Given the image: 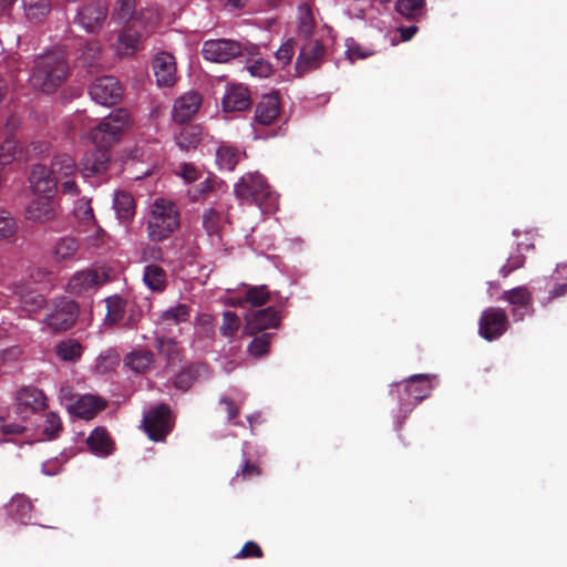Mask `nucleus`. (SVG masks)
Returning a JSON list of instances; mask_svg holds the SVG:
<instances>
[{
  "label": "nucleus",
  "instance_id": "nucleus-1",
  "mask_svg": "<svg viewBox=\"0 0 567 567\" xmlns=\"http://www.w3.org/2000/svg\"><path fill=\"white\" fill-rule=\"evenodd\" d=\"M145 223L148 239L163 241L179 228L181 213L173 200L157 197L147 208Z\"/></svg>",
  "mask_w": 567,
  "mask_h": 567
},
{
  "label": "nucleus",
  "instance_id": "nucleus-2",
  "mask_svg": "<svg viewBox=\"0 0 567 567\" xmlns=\"http://www.w3.org/2000/svg\"><path fill=\"white\" fill-rule=\"evenodd\" d=\"M68 70L62 52H48L35 59L29 81L37 90L52 92L64 82Z\"/></svg>",
  "mask_w": 567,
  "mask_h": 567
},
{
  "label": "nucleus",
  "instance_id": "nucleus-3",
  "mask_svg": "<svg viewBox=\"0 0 567 567\" xmlns=\"http://www.w3.org/2000/svg\"><path fill=\"white\" fill-rule=\"evenodd\" d=\"M237 198L255 203L262 214H271L278 208V196L270 189L258 173H249L240 178L234 189Z\"/></svg>",
  "mask_w": 567,
  "mask_h": 567
},
{
  "label": "nucleus",
  "instance_id": "nucleus-4",
  "mask_svg": "<svg viewBox=\"0 0 567 567\" xmlns=\"http://www.w3.org/2000/svg\"><path fill=\"white\" fill-rule=\"evenodd\" d=\"M133 118L125 109H116L89 133V138L95 146L109 147L116 143L132 126Z\"/></svg>",
  "mask_w": 567,
  "mask_h": 567
},
{
  "label": "nucleus",
  "instance_id": "nucleus-5",
  "mask_svg": "<svg viewBox=\"0 0 567 567\" xmlns=\"http://www.w3.org/2000/svg\"><path fill=\"white\" fill-rule=\"evenodd\" d=\"M404 391L406 396L400 398V411L406 414L430 395L432 391L430 375L414 374L408 378L404 383Z\"/></svg>",
  "mask_w": 567,
  "mask_h": 567
},
{
  "label": "nucleus",
  "instance_id": "nucleus-6",
  "mask_svg": "<svg viewBox=\"0 0 567 567\" xmlns=\"http://www.w3.org/2000/svg\"><path fill=\"white\" fill-rule=\"evenodd\" d=\"M508 329L507 315L501 308L491 307L482 312L478 321V333L487 340L493 341L502 337Z\"/></svg>",
  "mask_w": 567,
  "mask_h": 567
},
{
  "label": "nucleus",
  "instance_id": "nucleus-7",
  "mask_svg": "<svg viewBox=\"0 0 567 567\" xmlns=\"http://www.w3.org/2000/svg\"><path fill=\"white\" fill-rule=\"evenodd\" d=\"M143 426L151 440L163 441L172 430L169 409L165 404L153 408L144 414Z\"/></svg>",
  "mask_w": 567,
  "mask_h": 567
},
{
  "label": "nucleus",
  "instance_id": "nucleus-8",
  "mask_svg": "<svg viewBox=\"0 0 567 567\" xmlns=\"http://www.w3.org/2000/svg\"><path fill=\"white\" fill-rule=\"evenodd\" d=\"M123 90L113 76L97 78L90 86L91 99L104 106H111L121 101Z\"/></svg>",
  "mask_w": 567,
  "mask_h": 567
},
{
  "label": "nucleus",
  "instance_id": "nucleus-9",
  "mask_svg": "<svg viewBox=\"0 0 567 567\" xmlns=\"http://www.w3.org/2000/svg\"><path fill=\"white\" fill-rule=\"evenodd\" d=\"M240 53V43L228 39L207 40L202 48L204 59L216 63L228 62Z\"/></svg>",
  "mask_w": 567,
  "mask_h": 567
},
{
  "label": "nucleus",
  "instance_id": "nucleus-10",
  "mask_svg": "<svg viewBox=\"0 0 567 567\" xmlns=\"http://www.w3.org/2000/svg\"><path fill=\"white\" fill-rule=\"evenodd\" d=\"M78 318V306L74 301L62 298L55 302L53 310L47 316L45 323L54 330H68Z\"/></svg>",
  "mask_w": 567,
  "mask_h": 567
},
{
  "label": "nucleus",
  "instance_id": "nucleus-11",
  "mask_svg": "<svg viewBox=\"0 0 567 567\" xmlns=\"http://www.w3.org/2000/svg\"><path fill=\"white\" fill-rule=\"evenodd\" d=\"M326 54L324 47L318 40H306L300 47L299 54L296 60V72L298 75L319 68Z\"/></svg>",
  "mask_w": 567,
  "mask_h": 567
},
{
  "label": "nucleus",
  "instance_id": "nucleus-12",
  "mask_svg": "<svg viewBox=\"0 0 567 567\" xmlns=\"http://www.w3.org/2000/svg\"><path fill=\"white\" fill-rule=\"evenodd\" d=\"M30 187L32 196L54 198L58 188V181L47 166L38 164L32 167L30 174Z\"/></svg>",
  "mask_w": 567,
  "mask_h": 567
},
{
  "label": "nucleus",
  "instance_id": "nucleus-13",
  "mask_svg": "<svg viewBox=\"0 0 567 567\" xmlns=\"http://www.w3.org/2000/svg\"><path fill=\"white\" fill-rule=\"evenodd\" d=\"M107 147L96 146L95 150L86 152L82 158L81 174L84 179L99 177L106 173L110 162Z\"/></svg>",
  "mask_w": 567,
  "mask_h": 567
},
{
  "label": "nucleus",
  "instance_id": "nucleus-14",
  "mask_svg": "<svg viewBox=\"0 0 567 567\" xmlns=\"http://www.w3.org/2000/svg\"><path fill=\"white\" fill-rule=\"evenodd\" d=\"M153 72L158 86H173L177 80L175 58L168 52H159L153 58Z\"/></svg>",
  "mask_w": 567,
  "mask_h": 567
},
{
  "label": "nucleus",
  "instance_id": "nucleus-15",
  "mask_svg": "<svg viewBox=\"0 0 567 567\" xmlns=\"http://www.w3.org/2000/svg\"><path fill=\"white\" fill-rule=\"evenodd\" d=\"M225 112H243L250 107L251 99L247 86L243 84H228L221 100Z\"/></svg>",
  "mask_w": 567,
  "mask_h": 567
},
{
  "label": "nucleus",
  "instance_id": "nucleus-16",
  "mask_svg": "<svg viewBox=\"0 0 567 567\" xmlns=\"http://www.w3.org/2000/svg\"><path fill=\"white\" fill-rule=\"evenodd\" d=\"M202 105L199 93L190 91L178 99L173 105V118L177 123H185L193 118Z\"/></svg>",
  "mask_w": 567,
  "mask_h": 567
},
{
  "label": "nucleus",
  "instance_id": "nucleus-17",
  "mask_svg": "<svg viewBox=\"0 0 567 567\" xmlns=\"http://www.w3.org/2000/svg\"><path fill=\"white\" fill-rule=\"evenodd\" d=\"M503 299L512 306V313L516 321L523 320L532 309V295L524 286L506 290Z\"/></svg>",
  "mask_w": 567,
  "mask_h": 567
},
{
  "label": "nucleus",
  "instance_id": "nucleus-18",
  "mask_svg": "<svg viewBox=\"0 0 567 567\" xmlns=\"http://www.w3.org/2000/svg\"><path fill=\"white\" fill-rule=\"evenodd\" d=\"M279 313L274 308L260 309L246 317L245 331L248 334H254L261 330L276 328L279 326Z\"/></svg>",
  "mask_w": 567,
  "mask_h": 567
},
{
  "label": "nucleus",
  "instance_id": "nucleus-19",
  "mask_svg": "<svg viewBox=\"0 0 567 567\" xmlns=\"http://www.w3.org/2000/svg\"><path fill=\"white\" fill-rule=\"evenodd\" d=\"M107 10L102 3H90L81 8L75 18L79 23L87 32H95L102 27L106 18Z\"/></svg>",
  "mask_w": 567,
  "mask_h": 567
},
{
  "label": "nucleus",
  "instance_id": "nucleus-20",
  "mask_svg": "<svg viewBox=\"0 0 567 567\" xmlns=\"http://www.w3.org/2000/svg\"><path fill=\"white\" fill-rule=\"evenodd\" d=\"M100 275L92 269L75 272L68 282V291L71 295L82 296L89 293L102 285Z\"/></svg>",
  "mask_w": 567,
  "mask_h": 567
},
{
  "label": "nucleus",
  "instance_id": "nucleus-21",
  "mask_svg": "<svg viewBox=\"0 0 567 567\" xmlns=\"http://www.w3.org/2000/svg\"><path fill=\"white\" fill-rule=\"evenodd\" d=\"M25 216L33 221H48L55 216L53 198L45 196H33L25 206Z\"/></svg>",
  "mask_w": 567,
  "mask_h": 567
},
{
  "label": "nucleus",
  "instance_id": "nucleus-22",
  "mask_svg": "<svg viewBox=\"0 0 567 567\" xmlns=\"http://www.w3.org/2000/svg\"><path fill=\"white\" fill-rule=\"evenodd\" d=\"M12 292L18 296L21 307L28 312L39 311L45 303L44 297L22 281L12 284Z\"/></svg>",
  "mask_w": 567,
  "mask_h": 567
},
{
  "label": "nucleus",
  "instance_id": "nucleus-23",
  "mask_svg": "<svg viewBox=\"0 0 567 567\" xmlns=\"http://www.w3.org/2000/svg\"><path fill=\"white\" fill-rule=\"evenodd\" d=\"M105 406L103 400L95 395L85 394L76 398L74 404L69 405L70 414L90 420Z\"/></svg>",
  "mask_w": 567,
  "mask_h": 567
},
{
  "label": "nucleus",
  "instance_id": "nucleus-24",
  "mask_svg": "<svg viewBox=\"0 0 567 567\" xmlns=\"http://www.w3.org/2000/svg\"><path fill=\"white\" fill-rule=\"evenodd\" d=\"M280 104L277 94H266L256 107L255 122L260 125H270L279 115Z\"/></svg>",
  "mask_w": 567,
  "mask_h": 567
},
{
  "label": "nucleus",
  "instance_id": "nucleus-25",
  "mask_svg": "<svg viewBox=\"0 0 567 567\" xmlns=\"http://www.w3.org/2000/svg\"><path fill=\"white\" fill-rule=\"evenodd\" d=\"M17 399L20 408L31 412H38L47 408V396L38 388L28 386L21 389Z\"/></svg>",
  "mask_w": 567,
  "mask_h": 567
},
{
  "label": "nucleus",
  "instance_id": "nucleus-26",
  "mask_svg": "<svg viewBox=\"0 0 567 567\" xmlns=\"http://www.w3.org/2000/svg\"><path fill=\"white\" fill-rule=\"evenodd\" d=\"M226 221L223 207H208L203 213V228L212 238L220 239V230Z\"/></svg>",
  "mask_w": 567,
  "mask_h": 567
},
{
  "label": "nucleus",
  "instance_id": "nucleus-27",
  "mask_svg": "<svg viewBox=\"0 0 567 567\" xmlns=\"http://www.w3.org/2000/svg\"><path fill=\"white\" fill-rule=\"evenodd\" d=\"M91 452L99 457H106L113 453V442L103 427H96L86 439Z\"/></svg>",
  "mask_w": 567,
  "mask_h": 567
},
{
  "label": "nucleus",
  "instance_id": "nucleus-28",
  "mask_svg": "<svg viewBox=\"0 0 567 567\" xmlns=\"http://www.w3.org/2000/svg\"><path fill=\"white\" fill-rule=\"evenodd\" d=\"M49 171L59 182L63 178L74 177L78 173V165L71 155L59 154L53 157Z\"/></svg>",
  "mask_w": 567,
  "mask_h": 567
},
{
  "label": "nucleus",
  "instance_id": "nucleus-29",
  "mask_svg": "<svg viewBox=\"0 0 567 567\" xmlns=\"http://www.w3.org/2000/svg\"><path fill=\"white\" fill-rule=\"evenodd\" d=\"M244 156L237 147L229 144H221L216 150V164L219 169L231 172Z\"/></svg>",
  "mask_w": 567,
  "mask_h": 567
},
{
  "label": "nucleus",
  "instance_id": "nucleus-30",
  "mask_svg": "<svg viewBox=\"0 0 567 567\" xmlns=\"http://www.w3.org/2000/svg\"><path fill=\"white\" fill-rule=\"evenodd\" d=\"M11 518L20 524H28L31 520L32 504L24 495H16L8 505Z\"/></svg>",
  "mask_w": 567,
  "mask_h": 567
},
{
  "label": "nucleus",
  "instance_id": "nucleus-31",
  "mask_svg": "<svg viewBox=\"0 0 567 567\" xmlns=\"http://www.w3.org/2000/svg\"><path fill=\"white\" fill-rule=\"evenodd\" d=\"M143 281L151 291L162 292L167 284L166 271L156 264H150L144 268Z\"/></svg>",
  "mask_w": 567,
  "mask_h": 567
},
{
  "label": "nucleus",
  "instance_id": "nucleus-32",
  "mask_svg": "<svg viewBox=\"0 0 567 567\" xmlns=\"http://www.w3.org/2000/svg\"><path fill=\"white\" fill-rule=\"evenodd\" d=\"M80 249L78 239L71 236L59 238L52 248V256L56 261H66L75 258Z\"/></svg>",
  "mask_w": 567,
  "mask_h": 567
},
{
  "label": "nucleus",
  "instance_id": "nucleus-33",
  "mask_svg": "<svg viewBox=\"0 0 567 567\" xmlns=\"http://www.w3.org/2000/svg\"><path fill=\"white\" fill-rule=\"evenodd\" d=\"M316 28V21L309 3H301L297 11V32L305 40H311Z\"/></svg>",
  "mask_w": 567,
  "mask_h": 567
},
{
  "label": "nucleus",
  "instance_id": "nucleus-34",
  "mask_svg": "<svg viewBox=\"0 0 567 567\" xmlns=\"http://www.w3.org/2000/svg\"><path fill=\"white\" fill-rule=\"evenodd\" d=\"M83 348L75 339H64L54 347L56 358L63 362H78L82 357Z\"/></svg>",
  "mask_w": 567,
  "mask_h": 567
},
{
  "label": "nucleus",
  "instance_id": "nucleus-35",
  "mask_svg": "<svg viewBox=\"0 0 567 567\" xmlns=\"http://www.w3.org/2000/svg\"><path fill=\"white\" fill-rule=\"evenodd\" d=\"M113 208L118 220L127 221L135 214L134 198L128 193L117 190L114 193Z\"/></svg>",
  "mask_w": 567,
  "mask_h": 567
},
{
  "label": "nucleus",
  "instance_id": "nucleus-36",
  "mask_svg": "<svg viewBox=\"0 0 567 567\" xmlns=\"http://www.w3.org/2000/svg\"><path fill=\"white\" fill-rule=\"evenodd\" d=\"M154 357L150 351H134L126 355L124 363L135 373L146 372L153 364Z\"/></svg>",
  "mask_w": 567,
  "mask_h": 567
},
{
  "label": "nucleus",
  "instance_id": "nucleus-37",
  "mask_svg": "<svg viewBox=\"0 0 567 567\" xmlns=\"http://www.w3.org/2000/svg\"><path fill=\"white\" fill-rule=\"evenodd\" d=\"M138 41L140 34L136 31L131 29L123 31L117 39L116 53L123 56L134 54L137 50Z\"/></svg>",
  "mask_w": 567,
  "mask_h": 567
},
{
  "label": "nucleus",
  "instance_id": "nucleus-38",
  "mask_svg": "<svg viewBox=\"0 0 567 567\" xmlns=\"http://www.w3.org/2000/svg\"><path fill=\"white\" fill-rule=\"evenodd\" d=\"M424 0H396L395 10L406 19L416 20L423 16L425 10Z\"/></svg>",
  "mask_w": 567,
  "mask_h": 567
},
{
  "label": "nucleus",
  "instance_id": "nucleus-39",
  "mask_svg": "<svg viewBox=\"0 0 567 567\" xmlns=\"http://www.w3.org/2000/svg\"><path fill=\"white\" fill-rule=\"evenodd\" d=\"M245 287L247 288L245 299L233 298V306H243L245 302H249L251 306L258 307L267 302L268 291L266 286Z\"/></svg>",
  "mask_w": 567,
  "mask_h": 567
},
{
  "label": "nucleus",
  "instance_id": "nucleus-40",
  "mask_svg": "<svg viewBox=\"0 0 567 567\" xmlns=\"http://www.w3.org/2000/svg\"><path fill=\"white\" fill-rule=\"evenodd\" d=\"M106 315L104 322L115 324L124 318L125 301L120 296H111L105 299Z\"/></svg>",
  "mask_w": 567,
  "mask_h": 567
},
{
  "label": "nucleus",
  "instance_id": "nucleus-41",
  "mask_svg": "<svg viewBox=\"0 0 567 567\" xmlns=\"http://www.w3.org/2000/svg\"><path fill=\"white\" fill-rule=\"evenodd\" d=\"M27 18L30 21H41L51 9L50 0H22Z\"/></svg>",
  "mask_w": 567,
  "mask_h": 567
},
{
  "label": "nucleus",
  "instance_id": "nucleus-42",
  "mask_svg": "<svg viewBox=\"0 0 567 567\" xmlns=\"http://www.w3.org/2000/svg\"><path fill=\"white\" fill-rule=\"evenodd\" d=\"M247 71L251 76L267 79L274 73L272 64L261 56L250 58L246 64Z\"/></svg>",
  "mask_w": 567,
  "mask_h": 567
},
{
  "label": "nucleus",
  "instance_id": "nucleus-43",
  "mask_svg": "<svg viewBox=\"0 0 567 567\" xmlns=\"http://www.w3.org/2000/svg\"><path fill=\"white\" fill-rule=\"evenodd\" d=\"M189 318L188 309L185 305H176L165 310L161 316V323L166 328L172 324H179Z\"/></svg>",
  "mask_w": 567,
  "mask_h": 567
},
{
  "label": "nucleus",
  "instance_id": "nucleus-44",
  "mask_svg": "<svg viewBox=\"0 0 567 567\" xmlns=\"http://www.w3.org/2000/svg\"><path fill=\"white\" fill-rule=\"evenodd\" d=\"M175 141L181 150L189 151L198 145L200 141V134L197 127H185L175 137Z\"/></svg>",
  "mask_w": 567,
  "mask_h": 567
},
{
  "label": "nucleus",
  "instance_id": "nucleus-45",
  "mask_svg": "<svg viewBox=\"0 0 567 567\" xmlns=\"http://www.w3.org/2000/svg\"><path fill=\"white\" fill-rule=\"evenodd\" d=\"M18 226L12 215L0 208V240L9 239L17 233Z\"/></svg>",
  "mask_w": 567,
  "mask_h": 567
},
{
  "label": "nucleus",
  "instance_id": "nucleus-46",
  "mask_svg": "<svg viewBox=\"0 0 567 567\" xmlns=\"http://www.w3.org/2000/svg\"><path fill=\"white\" fill-rule=\"evenodd\" d=\"M296 40L293 38L287 39L279 49L275 52L277 63L282 68L290 64L295 54Z\"/></svg>",
  "mask_w": 567,
  "mask_h": 567
},
{
  "label": "nucleus",
  "instance_id": "nucleus-47",
  "mask_svg": "<svg viewBox=\"0 0 567 567\" xmlns=\"http://www.w3.org/2000/svg\"><path fill=\"white\" fill-rule=\"evenodd\" d=\"M61 429L62 422L60 416L54 412L48 413L42 426V432L45 436V440H52L56 437Z\"/></svg>",
  "mask_w": 567,
  "mask_h": 567
},
{
  "label": "nucleus",
  "instance_id": "nucleus-48",
  "mask_svg": "<svg viewBox=\"0 0 567 567\" xmlns=\"http://www.w3.org/2000/svg\"><path fill=\"white\" fill-rule=\"evenodd\" d=\"M135 11V0H116L114 18L120 22H127L133 19Z\"/></svg>",
  "mask_w": 567,
  "mask_h": 567
},
{
  "label": "nucleus",
  "instance_id": "nucleus-49",
  "mask_svg": "<svg viewBox=\"0 0 567 567\" xmlns=\"http://www.w3.org/2000/svg\"><path fill=\"white\" fill-rule=\"evenodd\" d=\"M20 152L18 142L13 138H7L0 146V163L2 165L13 162Z\"/></svg>",
  "mask_w": 567,
  "mask_h": 567
},
{
  "label": "nucleus",
  "instance_id": "nucleus-50",
  "mask_svg": "<svg viewBox=\"0 0 567 567\" xmlns=\"http://www.w3.org/2000/svg\"><path fill=\"white\" fill-rule=\"evenodd\" d=\"M240 320L238 316L231 311L224 312L223 323L220 326V333L225 337H234L238 331Z\"/></svg>",
  "mask_w": 567,
  "mask_h": 567
},
{
  "label": "nucleus",
  "instance_id": "nucleus-51",
  "mask_svg": "<svg viewBox=\"0 0 567 567\" xmlns=\"http://www.w3.org/2000/svg\"><path fill=\"white\" fill-rule=\"evenodd\" d=\"M74 214L76 218L85 225L95 220L91 203L86 198H81L76 202L74 206Z\"/></svg>",
  "mask_w": 567,
  "mask_h": 567
},
{
  "label": "nucleus",
  "instance_id": "nucleus-52",
  "mask_svg": "<svg viewBox=\"0 0 567 567\" xmlns=\"http://www.w3.org/2000/svg\"><path fill=\"white\" fill-rule=\"evenodd\" d=\"M346 55L351 62L365 59L373 53L370 49L362 48L353 39H348L346 41Z\"/></svg>",
  "mask_w": 567,
  "mask_h": 567
},
{
  "label": "nucleus",
  "instance_id": "nucleus-53",
  "mask_svg": "<svg viewBox=\"0 0 567 567\" xmlns=\"http://www.w3.org/2000/svg\"><path fill=\"white\" fill-rule=\"evenodd\" d=\"M270 338V333H264L255 338L248 347L249 353L256 358L266 354L269 349Z\"/></svg>",
  "mask_w": 567,
  "mask_h": 567
},
{
  "label": "nucleus",
  "instance_id": "nucleus-54",
  "mask_svg": "<svg viewBox=\"0 0 567 567\" xmlns=\"http://www.w3.org/2000/svg\"><path fill=\"white\" fill-rule=\"evenodd\" d=\"M158 21L159 14L155 9L141 11L140 14L135 18V22L143 24L147 32L152 31Z\"/></svg>",
  "mask_w": 567,
  "mask_h": 567
},
{
  "label": "nucleus",
  "instance_id": "nucleus-55",
  "mask_svg": "<svg viewBox=\"0 0 567 567\" xmlns=\"http://www.w3.org/2000/svg\"><path fill=\"white\" fill-rule=\"evenodd\" d=\"M118 362V357L112 352H105L97 357L95 369L99 373H106Z\"/></svg>",
  "mask_w": 567,
  "mask_h": 567
},
{
  "label": "nucleus",
  "instance_id": "nucleus-56",
  "mask_svg": "<svg viewBox=\"0 0 567 567\" xmlns=\"http://www.w3.org/2000/svg\"><path fill=\"white\" fill-rule=\"evenodd\" d=\"M24 427L21 424L13 423L3 416H0V441H4L9 435L21 433Z\"/></svg>",
  "mask_w": 567,
  "mask_h": 567
},
{
  "label": "nucleus",
  "instance_id": "nucleus-57",
  "mask_svg": "<svg viewBox=\"0 0 567 567\" xmlns=\"http://www.w3.org/2000/svg\"><path fill=\"white\" fill-rule=\"evenodd\" d=\"M157 350L161 354L173 358L178 353L176 342L171 338H158Z\"/></svg>",
  "mask_w": 567,
  "mask_h": 567
},
{
  "label": "nucleus",
  "instance_id": "nucleus-58",
  "mask_svg": "<svg viewBox=\"0 0 567 567\" xmlns=\"http://www.w3.org/2000/svg\"><path fill=\"white\" fill-rule=\"evenodd\" d=\"M525 258L522 254H513L508 257L507 262L501 268L502 276L506 277L512 271L520 268L524 265Z\"/></svg>",
  "mask_w": 567,
  "mask_h": 567
},
{
  "label": "nucleus",
  "instance_id": "nucleus-59",
  "mask_svg": "<svg viewBox=\"0 0 567 567\" xmlns=\"http://www.w3.org/2000/svg\"><path fill=\"white\" fill-rule=\"evenodd\" d=\"M262 551L260 547L254 542H247L239 553L236 554V558H249V557H261Z\"/></svg>",
  "mask_w": 567,
  "mask_h": 567
},
{
  "label": "nucleus",
  "instance_id": "nucleus-60",
  "mask_svg": "<svg viewBox=\"0 0 567 567\" xmlns=\"http://www.w3.org/2000/svg\"><path fill=\"white\" fill-rule=\"evenodd\" d=\"M178 175L186 182L192 183L195 182L198 176L199 172L197 168L192 164H183L179 166Z\"/></svg>",
  "mask_w": 567,
  "mask_h": 567
},
{
  "label": "nucleus",
  "instance_id": "nucleus-61",
  "mask_svg": "<svg viewBox=\"0 0 567 567\" xmlns=\"http://www.w3.org/2000/svg\"><path fill=\"white\" fill-rule=\"evenodd\" d=\"M87 229L86 231L90 233L87 235V241L90 244V246H95L99 240L103 237V229L96 224V220H94L93 223H90L86 225Z\"/></svg>",
  "mask_w": 567,
  "mask_h": 567
},
{
  "label": "nucleus",
  "instance_id": "nucleus-62",
  "mask_svg": "<svg viewBox=\"0 0 567 567\" xmlns=\"http://www.w3.org/2000/svg\"><path fill=\"white\" fill-rule=\"evenodd\" d=\"M59 399L61 404H63L69 411V405L74 404V402L76 401L72 386L66 384L62 385L60 388Z\"/></svg>",
  "mask_w": 567,
  "mask_h": 567
},
{
  "label": "nucleus",
  "instance_id": "nucleus-63",
  "mask_svg": "<svg viewBox=\"0 0 567 567\" xmlns=\"http://www.w3.org/2000/svg\"><path fill=\"white\" fill-rule=\"evenodd\" d=\"M49 274L50 272L44 268L31 266L28 268L27 271V276L29 279L27 285H29L30 282H41Z\"/></svg>",
  "mask_w": 567,
  "mask_h": 567
},
{
  "label": "nucleus",
  "instance_id": "nucleus-64",
  "mask_svg": "<svg viewBox=\"0 0 567 567\" xmlns=\"http://www.w3.org/2000/svg\"><path fill=\"white\" fill-rule=\"evenodd\" d=\"M59 182L61 183V190L63 194L70 196H78L80 194L79 186L73 177L63 178L62 181Z\"/></svg>",
  "mask_w": 567,
  "mask_h": 567
}]
</instances>
